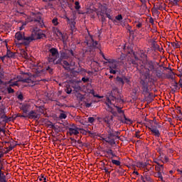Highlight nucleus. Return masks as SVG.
Instances as JSON below:
<instances>
[{"label": "nucleus", "instance_id": "1", "mask_svg": "<svg viewBox=\"0 0 182 182\" xmlns=\"http://www.w3.org/2000/svg\"><path fill=\"white\" fill-rule=\"evenodd\" d=\"M43 38H46V35L43 33V31L38 28V27H36L33 28L31 36H23V44L28 46L33 41L43 39Z\"/></svg>", "mask_w": 182, "mask_h": 182}, {"label": "nucleus", "instance_id": "2", "mask_svg": "<svg viewBox=\"0 0 182 182\" xmlns=\"http://www.w3.org/2000/svg\"><path fill=\"white\" fill-rule=\"evenodd\" d=\"M14 38L16 46L18 48L17 49V53H18L21 58H23V49H22V45H23V34H22V32L18 31L16 33Z\"/></svg>", "mask_w": 182, "mask_h": 182}, {"label": "nucleus", "instance_id": "3", "mask_svg": "<svg viewBox=\"0 0 182 182\" xmlns=\"http://www.w3.org/2000/svg\"><path fill=\"white\" fill-rule=\"evenodd\" d=\"M47 60L49 63H54V65H59V61L56 60L59 58V50L56 48H51L48 51Z\"/></svg>", "mask_w": 182, "mask_h": 182}, {"label": "nucleus", "instance_id": "4", "mask_svg": "<svg viewBox=\"0 0 182 182\" xmlns=\"http://www.w3.org/2000/svg\"><path fill=\"white\" fill-rule=\"evenodd\" d=\"M27 22H33L36 26H41L42 25V17L39 14H36L33 18L31 16L28 17Z\"/></svg>", "mask_w": 182, "mask_h": 182}, {"label": "nucleus", "instance_id": "5", "mask_svg": "<svg viewBox=\"0 0 182 182\" xmlns=\"http://www.w3.org/2000/svg\"><path fill=\"white\" fill-rule=\"evenodd\" d=\"M105 105L107 107V110H108V112H110V113L113 114H116V112H114V110H113V104H112V100H110L109 98H107L106 101H105Z\"/></svg>", "mask_w": 182, "mask_h": 182}, {"label": "nucleus", "instance_id": "6", "mask_svg": "<svg viewBox=\"0 0 182 182\" xmlns=\"http://www.w3.org/2000/svg\"><path fill=\"white\" fill-rule=\"evenodd\" d=\"M105 63H109V69H117V60L114 59H108Z\"/></svg>", "mask_w": 182, "mask_h": 182}, {"label": "nucleus", "instance_id": "7", "mask_svg": "<svg viewBox=\"0 0 182 182\" xmlns=\"http://www.w3.org/2000/svg\"><path fill=\"white\" fill-rule=\"evenodd\" d=\"M79 130H80V129H78L77 127L75 125H73V127H70L68 129L70 136H77V134H79Z\"/></svg>", "mask_w": 182, "mask_h": 182}, {"label": "nucleus", "instance_id": "8", "mask_svg": "<svg viewBox=\"0 0 182 182\" xmlns=\"http://www.w3.org/2000/svg\"><path fill=\"white\" fill-rule=\"evenodd\" d=\"M53 31L56 35V36H58V39L62 38L63 42H65V36H63V33H62V31L59 30V28L54 27L53 28Z\"/></svg>", "mask_w": 182, "mask_h": 182}, {"label": "nucleus", "instance_id": "9", "mask_svg": "<svg viewBox=\"0 0 182 182\" xmlns=\"http://www.w3.org/2000/svg\"><path fill=\"white\" fill-rule=\"evenodd\" d=\"M148 129L150 130V132H151L154 137H160V136H161V133H160V131L157 129V127H148Z\"/></svg>", "mask_w": 182, "mask_h": 182}, {"label": "nucleus", "instance_id": "10", "mask_svg": "<svg viewBox=\"0 0 182 182\" xmlns=\"http://www.w3.org/2000/svg\"><path fill=\"white\" fill-rule=\"evenodd\" d=\"M26 117L28 119H33L34 120H36V119H39L41 117V114L36 113L35 111H31L27 115Z\"/></svg>", "mask_w": 182, "mask_h": 182}, {"label": "nucleus", "instance_id": "11", "mask_svg": "<svg viewBox=\"0 0 182 182\" xmlns=\"http://www.w3.org/2000/svg\"><path fill=\"white\" fill-rule=\"evenodd\" d=\"M139 58V60H141L143 65H146V62H147L148 59L147 54H146L144 51L140 50Z\"/></svg>", "mask_w": 182, "mask_h": 182}, {"label": "nucleus", "instance_id": "12", "mask_svg": "<svg viewBox=\"0 0 182 182\" xmlns=\"http://www.w3.org/2000/svg\"><path fill=\"white\" fill-rule=\"evenodd\" d=\"M35 75L31 76L27 79L23 80V83H28L29 86H33L35 85Z\"/></svg>", "mask_w": 182, "mask_h": 182}, {"label": "nucleus", "instance_id": "13", "mask_svg": "<svg viewBox=\"0 0 182 182\" xmlns=\"http://www.w3.org/2000/svg\"><path fill=\"white\" fill-rule=\"evenodd\" d=\"M103 120L106 124L110 126V123L113 122V115H107L105 117L103 118Z\"/></svg>", "mask_w": 182, "mask_h": 182}, {"label": "nucleus", "instance_id": "14", "mask_svg": "<svg viewBox=\"0 0 182 182\" xmlns=\"http://www.w3.org/2000/svg\"><path fill=\"white\" fill-rule=\"evenodd\" d=\"M145 65L148 67V70L150 72V70H154V63H153L151 60L145 61Z\"/></svg>", "mask_w": 182, "mask_h": 182}, {"label": "nucleus", "instance_id": "15", "mask_svg": "<svg viewBox=\"0 0 182 182\" xmlns=\"http://www.w3.org/2000/svg\"><path fill=\"white\" fill-rule=\"evenodd\" d=\"M115 107L117 109V112L118 113H119V114L122 113L123 114L126 123H128V122L131 123L132 122V120L130 119H127L126 117V115L124 114V111L122 110L121 107H119L117 106H115Z\"/></svg>", "mask_w": 182, "mask_h": 182}, {"label": "nucleus", "instance_id": "16", "mask_svg": "<svg viewBox=\"0 0 182 182\" xmlns=\"http://www.w3.org/2000/svg\"><path fill=\"white\" fill-rule=\"evenodd\" d=\"M2 170H4V166H0V182H6V176Z\"/></svg>", "mask_w": 182, "mask_h": 182}, {"label": "nucleus", "instance_id": "17", "mask_svg": "<svg viewBox=\"0 0 182 182\" xmlns=\"http://www.w3.org/2000/svg\"><path fill=\"white\" fill-rule=\"evenodd\" d=\"M148 166H150V164L147 162L138 161L136 163V166L139 168H146V167H148Z\"/></svg>", "mask_w": 182, "mask_h": 182}, {"label": "nucleus", "instance_id": "18", "mask_svg": "<svg viewBox=\"0 0 182 182\" xmlns=\"http://www.w3.org/2000/svg\"><path fill=\"white\" fill-rule=\"evenodd\" d=\"M6 56V59H15V53L7 48Z\"/></svg>", "mask_w": 182, "mask_h": 182}, {"label": "nucleus", "instance_id": "19", "mask_svg": "<svg viewBox=\"0 0 182 182\" xmlns=\"http://www.w3.org/2000/svg\"><path fill=\"white\" fill-rule=\"evenodd\" d=\"M107 153V157H108L109 159H113L114 157H117V155H115V154L113 153V150L112 149H108L106 151Z\"/></svg>", "mask_w": 182, "mask_h": 182}, {"label": "nucleus", "instance_id": "20", "mask_svg": "<svg viewBox=\"0 0 182 182\" xmlns=\"http://www.w3.org/2000/svg\"><path fill=\"white\" fill-rule=\"evenodd\" d=\"M1 119H3V122H5V123H8V122H12L13 118L12 117H8L5 113L1 114Z\"/></svg>", "mask_w": 182, "mask_h": 182}, {"label": "nucleus", "instance_id": "21", "mask_svg": "<svg viewBox=\"0 0 182 182\" xmlns=\"http://www.w3.org/2000/svg\"><path fill=\"white\" fill-rule=\"evenodd\" d=\"M8 154V151H4L3 150H0V167L4 166V164L2 163V157H4V154Z\"/></svg>", "mask_w": 182, "mask_h": 182}, {"label": "nucleus", "instance_id": "22", "mask_svg": "<svg viewBox=\"0 0 182 182\" xmlns=\"http://www.w3.org/2000/svg\"><path fill=\"white\" fill-rule=\"evenodd\" d=\"M63 67L64 68V69H65V70H69V69H70V64L69 63V62L64 60L63 61Z\"/></svg>", "mask_w": 182, "mask_h": 182}, {"label": "nucleus", "instance_id": "23", "mask_svg": "<svg viewBox=\"0 0 182 182\" xmlns=\"http://www.w3.org/2000/svg\"><path fill=\"white\" fill-rule=\"evenodd\" d=\"M69 25L70 26V30L72 31V33H73V31H75L76 22L73 20H71V21L69 22Z\"/></svg>", "mask_w": 182, "mask_h": 182}, {"label": "nucleus", "instance_id": "24", "mask_svg": "<svg viewBox=\"0 0 182 182\" xmlns=\"http://www.w3.org/2000/svg\"><path fill=\"white\" fill-rule=\"evenodd\" d=\"M92 47L94 48V49H100V44L97 41H92Z\"/></svg>", "mask_w": 182, "mask_h": 182}, {"label": "nucleus", "instance_id": "25", "mask_svg": "<svg viewBox=\"0 0 182 182\" xmlns=\"http://www.w3.org/2000/svg\"><path fill=\"white\" fill-rule=\"evenodd\" d=\"M154 163H156V164H157L156 166H155V170L156 171L159 173H161V168L160 167V163H159L157 161H154Z\"/></svg>", "mask_w": 182, "mask_h": 182}, {"label": "nucleus", "instance_id": "26", "mask_svg": "<svg viewBox=\"0 0 182 182\" xmlns=\"http://www.w3.org/2000/svg\"><path fill=\"white\" fill-rule=\"evenodd\" d=\"M171 46H173V48L174 49H179L180 48V43L178 41L176 42H172L171 43Z\"/></svg>", "mask_w": 182, "mask_h": 182}, {"label": "nucleus", "instance_id": "27", "mask_svg": "<svg viewBox=\"0 0 182 182\" xmlns=\"http://www.w3.org/2000/svg\"><path fill=\"white\" fill-rule=\"evenodd\" d=\"M28 110H31V104H24L23 113H28Z\"/></svg>", "mask_w": 182, "mask_h": 182}, {"label": "nucleus", "instance_id": "28", "mask_svg": "<svg viewBox=\"0 0 182 182\" xmlns=\"http://www.w3.org/2000/svg\"><path fill=\"white\" fill-rule=\"evenodd\" d=\"M90 93L91 95H92V96H94V97H97L98 99H103V96H100L95 93V90H91Z\"/></svg>", "mask_w": 182, "mask_h": 182}, {"label": "nucleus", "instance_id": "29", "mask_svg": "<svg viewBox=\"0 0 182 182\" xmlns=\"http://www.w3.org/2000/svg\"><path fill=\"white\" fill-rule=\"evenodd\" d=\"M134 23H136V28H137V29H140L143 27V23L141 22V21H135Z\"/></svg>", "mask_w": 182, "mask_h": 182}, {"label": "nucleus", "instance_id": "30", "mask_svg": "<svg viewBox=\"0 0 182 182\" xmlns=\"http://www.w3.org/2000/svg\"><path fill=\"white\" fill-rule=\"evenodd\" d=\"M112 164H114V166H121L122 162H120L119 160H116V159H111Z\"/></svg>", "mask_w": 182, "mask_h": 182}, {"label": "nucleus", "instance_id": "31", "mask_svg": "<svg viewBox=\"0 0 182 182\" xmlns=\"http://www.w3.org/2000/svg\"><path fill=\"white\" fill-rule=\"evenodd\" d=\"M52 23L54 26H58V25H59V21L58 18L55 17L54 18H53Z\"/></svg>", "mask_w": 182, "mask_h": 182}, {"label": "nucleus", "instance_id": "32", "mask_svg": "<svg viewBox=\"0 0 182 182\" xmlns=\"http://www.w3.org/2000/svg\"><path fill=\"white\" fill-rule=\"evenodd\" d=\"M170 1H171V4L173 6H178V2H180V0H170Z\"/></svg>", "mask_w": 182, "mask_h": 182}, {"label": "nucleus", "instance_id": "33", "mask_svg": "<svg viewBox=\"0 0 182 182\" xmlns=\"http://www.w3.org/2000/svg\"><path fill=\"white\" fill-rule=\"evenodd\" d=\"M65 92L68 95H70L72 93V88L70 87V85L66 86Z\"/></svg>", "mask_w": 182, "mask_h": 182}, {"label": "nucleus", "instance_id": "34", "mask_svg": "<svg viewBox=\"0 0 182 182\" xmlns=\"http://www.w3.org/2000/svg\"><path fill=\"white\" fill-rule=\"evenodd\" d=\"M37 68H34L33 70L36 72V75H41V67H36Z\"/></svg>", "mask_w": 182, "mask_h": 182}, {"label": "nucleus", "instance_id": "35", "mask_svg": "<svg viewBox=\"0 0 182 182\" xmlns=\"http://www.w3.org/2000/svg\"><path fill=\"white\" fill-rule=\"evenodd\" d=\"M75 9H80V4L79 3V1H75Z\"/></svg>", "mask_w": 182, "mask_h": 182}, {"label": "nucleus", "instance_id": "36", "mask_svg": "<svg viewBox=\"0 0 182 182\" xmlns=\"http://www.w3.org/2000/svg\"><path fill=\"white\" fill-rule=\"evenodd\" d=\"M68 117V115H66V114L65 113H60V116H59V119H66Z\"/></svg>", "mask_w": 182, "mask_h": 182}, {"label": "nucleus", "instance_id": "37", "mask_svg": "<svg viewBox=\"0 0 182 182\" xmlns=\"http://www.w3.org/2000/svg\"><path fill=\"white\" fill-rule=\"evenodd\" d=\"M117 82H119V83H122V85H124V80H123V78L120 77H117Z\"/></svg>", "mask_w": 182, "mask_h": 182}, {"label": "nucleus", "instance_id": "38", "mask_svg": "<svg viewBox=\"0 0 182 182\" xmlns=\"http://www.w3.org/2000/svg\"><path fill=\"white\" fill-rule=\"evenodd\" d=\"M88 123H91V124L95 123V118L93 117H88Z\"/></svg>", "mask_w": 182, "mask_h": 182}, {"label": "nucleus", "instance_id": "39", "mask_svg": "<svg viewBox=\"0 0 182 182\" xmlns=\"http://www.w3.org/2000/svg\"><path fill=\"white\" fill-rule=\"evenodd\" d=\"M7 92H8V93H14L15 90L14 89H12V87H7Z\"/></svg>", "mask_w": 182, "mask_h": 182}, {"label": "nucleus", "instance_id": "40", "mask_svg": "<svg viewBox=\"0 0 182 182\" xmlns=\"http://www.w3.org/2000/svg\"><path fill=\"white\" fill-rule=\"evenodd\" d=\"M115 19H117V21H122L123 19V16H122V14H119L115 17Z\"/></svg>", "mask_w": 182, "mask_h": 182}, {"label": "nucleus", "instance_id": "41", "mask_svg": "<svg viewBox=\"0 0 182 182\" xmlns=\"http://www.w3.org/2000/svg\"><path fill=\"white\" fill-rule=\"evenodd\" d=\"M158 153H159V154H161V153H163V146H159V148L156 149Z\"/></svg>", "mask_w": 182, "mask_h": 182}, {"label": "nucleus", "instance_id": "42", "mask_svg": "<svg viewBox=\"0 0 182 182\" xmlns=\"http://www.w3.org/2000/svg\"><path fill=\"white\" fill-rule=\"evenodd\" d=\"M45 177V174L42 173L40 176H38V180L40 181H43V178Z\"/></svg>", "mask_w": 182, "mask_h": 182}, {"label": "nucleus", "instance_id": "43", "mask_svg": "<svg viewBox=\"0 0 182 182\" xmlns=\"http://www.w3.org/2000/svg\"><path fill=\"white\" fill-rule=\"evenodd\" d=\"M158 177L159 181H163V175L161 174V173H158Z\"/></svg>", "mask_w": 182, "mask_h": 182}, {"label": "nucleus", "instance_id": "44", "mask_svg": "<svg viewBox=\"0 0 182 182\" xmlns=\"http://www.w3.org/2000/svg\"><path fill=\"white\" fill-rule=\"evenodd\" d=\"M135 137L140 139V131L138 130L135 132Z\"/></svg>", "mask_w": 182, "mask_h": 182}, {"label": "nucleus", "instance_id": "45", "mask_svg": "<svg viewBox=\"0 0 182 182\" xmlns=\"http://www.w3.org/2000/svg\"><path fill=\"white\" fill-rule=\"evenodd\" d=\"M46 70H48L49 73H50L51 75L52 73H53V69L50 68V66H48Z\"/></svg>", "mask_w": 182, "mask_h": 182}, {"label": "nucleus", "instance_id": "46", "mask_svg": "<svg viewBox=\"0 0 182 182\" xmlns=\"http://www.w3.org/2000/svg\"><path fill=\"white\" fill-rule=\"evenodd\" d=\"M7 149L5 151V149H3L4 151H7V153H9V151H11L12 150V149H14L13 146H9V148H6Z\"/></svg>", "mask_w": 182, "mask_h": 182}, {"label": "nucleus", "instance_id": "47", "mask_svg": "<svg viewBox=\"0 0 182 182\" xmlns=\"http://www.w3.org/2000/svg\"><path fill=\"white\" fill-rule=\"evenodd\" d=\"M109 73H112V75H116V70L114 68H109Z\"/></svg>", "mask_w": 182, "mask_h": 182}, {"label": "nucleus", "instance_id": "48", "mask_svg": "<svg viewBox=\"0 0 182 182\" xmlns=\"http://www.w3.org/2000/svg\"><path fill=\"white\" fill-rule=\"evenodd\" d=\"M127 29L129 31V33H132V26L129 24L127 25Z\"/></svg>", "mask_w": 182, "mask_h": 182}, {"label": "nucleus", "instance_id": "49", "mask_svg": "<svg viewBox=\"0 0 182 182\" xmlns=\"http://www.w3.org/2000/svg\"><path fill=\"white\" fill-rule=\"evenodd\" d=\"M82 82H84V83H86L87 82H89V78L83 77L82 78Z\"/></svg>", "mask_w": 182, "mask_h": 182}, {"label": "nucleus", "instance_id": "50", "mask_svg": "<svg viewBox=\"0 0 182 182\" xmlns=\"http://www.w3.org/2000/svg\"><path fill=\"white\" fill-rule=\"evenodd\" d=\"M23 149H26V150H28L29 149V144L28 143L23 144Z\"/></svg>", "mask_w": 182, "mask_h": 182}, {"label": "nucleus", "instance_id": "51", "mask_svg": "<svg viewBox=\"0 0 182 182\" xmlns=\"http://www.w3.org/2000/svg\"><path fill=\"white\" fill-rule=\"evenodd\" d=\"M23 56H24V59H28L29 58V55H28V53L26 52H23Z\"/></svg>", "mask_w": 182, "mask_h": 182}, {"label": "nucleus", "instance_id": "52", "mask_svg": "<svg viewBox=\"0 0 182 182\" xmlns=\"http://www.w3.org/2000/svg\"><path fill=\"white\" fill-rule=\"evenodd\" d=\"M164 162L165 163H168V161H170V159H168V156H164Z\"/></svg>", "mask_w": 182, "mask_h": 182}, {"label": "nucleus", "instance_id": "53", "mask_svg": "<svg viewBox=\"0 0 182 182\" xmlns=\"http://www.w3.org/2000/svg\"><path fill=\"white\" fill-rule=\"evenodd\" d=\"M149 23H151V25L154 24V19L152 17L149 18Z\"/></svg>", "mask_w": 182, "mask_h": 182}, {"label": "nucleus", "instance_id": "54", "mask_svg": "<svg viewBox=\"0 0 182 182\" xmlns=\"http://www.w3.org/2000/svg\"><path fill=\"white\" fill-rule=\"evenodd\" d=\"M10 86H18V81H16L14 82H11L10 84Z\"/></svg>", "mask_w": 182, "mask_h": 182}, {"label": "nucleus", "instance_id": "55", "mask_svg": "<svg viewBox=\"0 0 182 182\" xmlns=\"http://www.w3.org/2000/svg\"><path fill=\"white\" fill-rule=\"evenodd\" d=\"M18 99H19V100H23V95L22 94L18 95Z\"/></svg>", "mask_w": 182, "mask_h": 182}, {"label": "nucleus", "instance_id": "56", "mask_svg": "<svg viewBox=\"0 0 182 182\" xmlns=\"http://www.w3.org/2000/svg\"><path fill=\"white\" fill-rule=\"evenodd\" d=\"M0 59L1 60H2V62H4V60H5V59H6V55H4V56H0Z\"/></svg>", "mask_w": 182, "mask_h": 182}, {"label": "nucleus", "instance_id": "57", "mask_svg": "<svg viewBox=\"0 0 182 182\" xmlns=\"http://www.w3.org/2000/svg\"><path fill=\"white\" fill-rule=\"evenodd\" d=\"M101 55H102L103 59H105V60H107H107H109V59H107V58L105 56V53L101 52Z\"/></svg>", "mask_w": 182, "mask_h": 182}, {"label": "nucleus", "instance_id": "58", "mask_svg": "<svg viewBox=\"0 0 182 182\" xmlns=\"http://www.w3.org/2000/svg\"><path fill=\"white\" fill-rule=\"evenodd\" d=\"M68 52H70L71 56H75V53H73V50H69Z\"/></svg>", "mask_w": 182, "mask_h": 182}, {"label": "nucleus", "instance_id": "59", "mask_svg": "<svg viewBox=\"0 0 182 182\" xmlns=\"http://www.w3.org/2000/svg\"><path fill=\"white\" fill-rule=\"evenodd\" d=\"M144 168V171H150V170H151V167H150L149 168L146 167Z\"/></svg>", "mask_w": 182, "mask_h": 182}, {"label": "nucleus", "instance_id": "60", "mask_svg": "<svg viewBox=\"0 0 182 182\" xmlns=\"http://www.w3.org/2000/svg\"><path fill=\"white\" fill-rule=\"evenodd\" d=\"M178 85H179V87H181V89H182V80H179V81H178Z\"/></svg>", "mask_w": 182, "mask_h": 182}, {"label": "nucleus", "instance_id": "61", "mask_svg": "<svg viewBox=\"0 0 182 182\" xmlns=\"http://www.w3.org/2000/svg\"><path fill=\"white\" fill-rule=\"evenodd\" d=\"M38 109L41 113H43V109L41 107H39Z\"/></svg>", "mask_w": 182, "mask_h": 182}, {"label": "nucleus", "instance_id": "62", "mask_svg": "<svg viewBox=\"0 0 182 182\" xmlns=\"http://www.w3.org/2000/svg\"><path fill=\"white\" fill-rule=\"evenodd\" d=\"M85 106H86V107H90V106H92V104H90V103H87V104L85 105Z\"/></svg>", "mask_w": 182, "mask_h": 182}, {"label": "nucleus", "instance_id": "63", "mask_svg": "<svg viewBox=\"0 0 182 182\" xmlns=\"http://www.w3.org/2000/svg\"><path fill=\"white\" fill-rule=\"evenodd\" d=\"M107 17L109 18V19H112V16H110V14H107Z\"/></svg>", "mask_w": 182, "mask_h": 182}, {"label": "nucleus", "instance_id": "64", "mask_svg": "<svg viewBox=\"0 0 182 182\" xmlns=\"http://www.w3.org/2000/svg\"><path fill=\"white\" fill-rule=\"evenodd\" d=\"M43 182H47L46 176H44V178H43Z\"/></svg>", "mask_w": 182, "mask_h": 182}]
</instances>
